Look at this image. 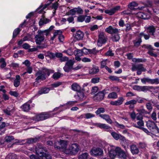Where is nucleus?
I'll return each instance as SVG.
<instances>
[{
	"mask_svg": "<svg viewBox=\"0 0 159 159\" xmlns=\"http://www.w3.org/2000/svg\"><path fill=\"white\" fill-rule=\"evenodd\" d=\"M46 151V149L43 146L39 144L35 148V151L37 155H38L42 159H51V156L48 153H44L43 151Z\"/></svg>",
	"mask_w": 159,
	"mask_h": 159,
	"instance_id": "obj_1",
	"label": "nucleus"
},
{
	"mask_svg": "<svg viewBox=\"0 0 159 159\" xmlns=\"http://www.w3.org/2000/svg\"><path fill=\"white\" fill-rule=\"evenodd\" d=\"M143 9L144 11H148L147 12L143 13L141 12H139L136 14V16L144 20L149 19L151 15V12L148 10L147 7L145 6L139 7L136 9V10H142Z\"/></svg>",
	"mask_w": 159,
	"mask_h": 159,
	"instance_id": "obj_2",
	"label": "nucleus"
},
{
	"mask_svg": "<svg viewBox=\"0 0 159 159\" xmlns=\"http://www.w3.org/2000/svg\"><path fill=\"white\" fill-rule=\"evenodd\" d=\"M44 32L43 30H39L37 34L34 35L35 41L36 44L40 45L43 42L45 39L44 34Z\"/></svg>",
	"mask_w": 159,
	"mask_h": 159,
	"instance_id": "obj_3",
	"label": "nucleus"
},
{
	"mask_svg": "<svg viewBox=\"0 0 159 159\" xmlns=\"http://www.w3.org/2000/svg\"><path fill=\"white\" fill-rule=\"evenodd\" d=\"M79 150L78 146L77 144H71L69 145L68 148L66 150V153L75 155L77 153Z\"/></svg>",
	"mask_w": 159,
	"mask_h": 159,
	"instance_id": "obj_4",
	"label": "nucleus"
},
{
	"mask_svg": "<svg viewBox=\"0 0 159 159\" xmlns=\"http://www.w3.org/2000/svg\"><path fill=\"white\" fill-rule=\"evenodd\" d=\"M146 125L148 129L154 133L157 134L159 133V129L153 121H148L146 122Z\"/></svg>",
	"mask_w": 159,
	"mask_h": 159,
	"instance_id": "obj_5",
	"label": "nucleus"
},
{
	"mask_svg": "<svg viewBox=\"0 0 159 159\" xmlns=\"http://www.w3.org/2000/svg\"><path fill=\"white\" fill-rule=\"evenodd\" d=\"M107 40V36L103 32H100L98 35V38L97 42V45L99 47L101 46L102 44L105 43Z\"/></svg>",
	"mask_w": 159,
	"mask_h": 159,
	"instance_id": "obj_6",
	"label": "nucleus"
},
{
	"mask_svg": "<svg viewBox=\"0 0 159 159\" xmlns=\"http://www.w3.org/2000/svg\"><path fill=\"white\" fill-rule=\"evenodd\" d=\"M58 142L59 146H57L56 145H55L54 146L55 148L63 151L66 153V150L67 149V147L68 144L67 141L61 140Z\"/></svg>",
	"mask_w": 159,
	"mask_h": 159,
	"instance_id": "obj_7",
	"label": "nucleus"
},
{
	"mask_svg": "<svg viewBox=\"0 0 159 159\" xmlns=\"http://www.w3.org/2000/svg\"><path fill=\"white\" fill-rule=\"evenodd\" d=\"M53 115H54L52 114H41L37 115L33 117V119L35 121H41L52 117L53 116Z\"/></svg>",
	"mask_w": 159,
	"mask_h": 159,
	"instance_id": "obj_8",
	"label": "nucleus"
},
{
	"mask_svg": "<svg viewBox=\"0 0 159 159\" xmlns=\"http://www.w3.org/2000/svg\"><path fill=\"white\" fill-rule=\"evenodd\" d=\"M59 1V0H49L47 2V3L45 5L42 9L43 10L50 4L52 3V8L54 9L55 11H56L58 7L59 4L58 2Z\"/></svg>",
	"mask_w": 159,
	"mask_h": 159,
	"instance_id": "obj_9",
	"label": "nucleus"
},
{
	"mask_svg": "<svg viewBox=\"0 0 159 159\" xmlns=\"http://www.w3.org/2000/svg\"><path fill=\"white\" fill-rule=\"evenodd\" d=\"M93 125L101 129H103L105 131L111 132L112 130V128L109 125L105 124H102L100 123H94Z\"/></svg>",
	"mask_w": 159,
	"mask_h": 159,
	"instance_id": "obj_10",
	"label": "nucleus"
},
{
	"mask_svg": "<svg viewBox=\"0 0 159 159\" xmlns=\"http://www.w3.org/2000/svg\"><path fill=\"white\" fill-rule=\"evenodd\" d=\"M131 70L133 71L137 70V75H140L141 74L142 72L145 71L146 70L145 68L141 64L133 66Z\"/></svg>",
	"mask_w": 159,
	"mask_h": 159,
	"instance_id": "obj_11",
	"label": "nucleus"
},
{
	"mask_svg": "<svg viewBox=\"0 0 159 159\" xmlns=\"http://www.w3.org/2000/svg\"><path fill=\"white\" fill-rule=\"evenodd\" d=\"M141 82L143 84H145L147 83L152 84H159V79H151L149 78H143L141 79Z\"/></svg>",
	"mask_w": 159,
	"mask_h": 159,
	"instance_id": "obj_12",
	"label": "nucleus"
},
{
	"mask_svg": "<svg viewBox=\"0 0 159 159\" xmlns=\"http://www.w3.org/2000/svg\"><path fill=\"white\" fill-rule=\"evenodd\" d=\"M74 62V61L72 60H70L67 61L63 68L64 71L66 72H69L71 70L73 69V66Z\"/></svg>",
	"mask_w": 159,
	"mask_h": 159,
	"instance_id": "obj_13",
	"label": "nucleus"
},
{
	"mask_svg": "<svg viewBox=\"0 0 159 159\" xmlns=\"http://www.w3.org/2000/svg\"><path fill=\"white\" fill-rule=\"evenodd\" d=\"M120 30L110 25L105 30V31L110 34H118L120 32Z\"/></svg>",
	"mask_w": 159,
	"mask_h": 159,
	"instance_id": "obj_14",
	"label": "nucleus"
},
{
	"mask_svg": "<svg viewBox=\"0 0 159 159\" xmlns=\"http://www.w3.org/2000/svg\"><path fill=\"white\" fill-rule=\"evenodd\" d=\"M120 9V6H117L110 9L105 10L104 12L105 13L108 14L109 15L111 16L114 14L117 11L119 10Z\"/></svg>",
	"mask_w": 159,
	"mask_h": 159,
	"instance_id": "obj_15",
	"label": "nucleus"
},
{
	"mask_svg": "<svg viewBox=\"0 0 159 159\" xmlns=\"http://www.w3.org/2000/svg\"><path fill=\"white\" fill-rule=\"evenodd\" d=\"M91 154L94 156H101L103 154V150L99 148H93L90 151Z\"/></svg>",
	"mask_w": 159,
	"mask_h": 159,
	"instance_id": "obj_16",
	"label": "nucleus"
},
{
	"mask_svg": "<svg viewBox=\"0 0 159 159\" xmlns=\"http://www.w3.org/2000/svg\"><path fill=\"white\" fill-rule=\"evenodd\" d=\"M124 100L125 98L123 97H120L116 101L111 102L110 103L113 106H120L123 103Z\"/></svg>",
	"mask_w": 159,
	"mask_h": 159,
	"instance_id": "obj_17",
	"label": "nucleus"
},
{
	"mask_svg": "<svg viewBox=\"0 0 159 159\" xmlns=\"http://www.w3.org/2000/svg\"><path fill=\"white\" fill-rule=\"evenodd\" d=\"M120 140L121 141V143L122 144V146H124V148L125 150L126 151L128 148V145H127V143L129 141L126 140L125 137L120 134Z\"/></svg>",
	"mask_w": 159,
	"mask_h": 159,
	"instance_id": "obj_18",
	"label": "nucleus"
},
{
	"mask_svg": "<svg viewBox=\"0 0 159 159\" xmlns=\"http://www.w3.org/2000/svg\"><path fill=\"white\" fill-rule=\"evenodd\" d=\"M145 30L150 35L154 36V33L155 31V28L153 25H150L145 28Z\"/></svg>",
	"mask_w": 159,
	"mask_h": 159,
	"instance_id": "obj_19",
	"label": "nucleus"
},
{
	"mask_svg": "<svg viewBox=\"0 0 159 159\" xmlns=\"http://www.w3.org/2000/svg\"><path fill=\"white\" fill-rule=\"evenodd\" d=\"M43 72L41 70H39L36 73L35 75L37 76L36 79V80H44L46 79L45 76L43 74Z\"/></svg>",
	"mask_w": 159,
	"mask_h": 159,
	"instance_id": "obj_20",
	"label": "nucleus"
},
{
	"mask_svg": "<svg viewBox=\"0 0 159 159\" xmlns=\"http://www.w3.org/2000/svg\"><path fill=\"white\" fill-rule=\"evenodd\" d=\"M104 98L103 93L100 91L95 94L94 98L95 100L98 101H100L103 99Z\"/></svg>",
	"mask_w": 159,
	"mask_h": 159,
	"instance_id": "obj_21",
	"label": "nucleus"
},
{
	"mask_svg": "<svg viewBox=\"0 0 159 159\" xmlns=\"http://www.w3.org/2000/svg\"><path fill=\"white\" fill-rule=\"evenodd\" d=\"M136 103V100L133 99L126 102L125 104V105H129V109H132L134 108V105Z\"/></svg>",
	"mask_w": 159,
	"mask_h": 159,
	"instance_id": "obj_22",
	"label": "nucleus"
},
{
	"mask_svg": "<svg viewBox=\"0 0 159 159\" xmlns=\"http://www.w3.org/2000/svg\"><path fill=\"white\" fill-rule=\"evenodd\" d=\"M84 36V33L80 30L77 31L75 35V38L78 40H81Z\"/></svg>",
	"mask_w": 159,
	"mask_h": 159,
	"instance_id": "obj_23",
	"label": "nucleus"
},
{
	"mask_svg": "<svg viewBox=\"0 0 159 159\" xmlns=\"http://www.w3.org/2000/svg\"><path fill=\"white\" fill-rule=\"evenodd\" d=\"M99 116L105 120L108 123L110 124H111L112 123V120L111 119L109 116L108 115L101 114L99 115Z\"/></svg>",
	"mask_w": 159,
	"mask_h": 159,
	"instance_id": "obj_24",
	"label": "nucleus"
},
{
	"mask_svg": "<svg viewBox=\"0 0 159 159\" xmlns=\"http://www.w3.org/2000/svg\"><path fill=\"white\" fill-rule=\"evenodd\" d=\"M130 151L133 155L137 154L139 152V150L138 148L134 144H133L130 146Z\"/></svg>",
	"mask_w": 159,
	"mask_h": 159,
	"instance_id": "obj_25",
	"label": "nucleus"
},
{
	"mask_svg": "<svg viewBox=\"0 0 159 159\" xmlns=\"http://www.w3.org/2000/svg\"><path fill=\"white\" fill-rule=\"evenodd\" d=\"M31 102V101H29L25 104L22 106V110L24 111H28L30 109V103Z\"/></svg>",
	"mask_w": 159,
	"mask_h": 159,
	"instance_id": "obj_26",
	"label": "nucleus"
},
{
	"mask_svg": "<svg viewBox=\"0 0 159 159\" xmlns=\"http://www.w3.org/2000/svg\"><path fill=\"white\" fill-rule=\"evenodd\" d=\"M50 20L49 19L43 17L40 20L39 23V25L40 26H41L44 24H47L50 22Z\"/></svg>",
	"mask_w": 159,
	"mask_h": 159,
	"instance_id": "obj_27",
	"label": "nucleus"
},
{
	"mask_svg": "<svg viewBox=\"0 0 159 159\" xmlns=\"http://www.w3.org/2000/svg\"><path fill=\"white\" fill-rule=\"evenodd\" d=\"M15 110L14 108L11 109L9 107H7L6 109L3 110V112L6 114L11 116L13 114Z\"/></svg>",
	"mask_w": 159,
	"mask_h": 159,
	"instance_id": "obj_28",
	"label": "nucleus"
},
{
	"mask_svg": "<svg viewBox=\"0 0 159 159\" xmlns=\"http://www.w3.org/2000/svg\"><path fill=\"white\" fill-rule=\"evenodd\" d=\"M50 91V89L47 88H42L38 91V94L39 95H41L43 94L48 93Z\"/></svg>",
	"mask_w": 159,
	"mask_h": 159,
	"instance_id": "obj_29",
	"label": "nucleus"
},
{
	"mask_svg": "<svg viewBox=\"0 0 159 159\" xmlns=\"http://www.w3.org/2000/svg\"><path fill=\"white\" fill-rule=\"evenodd\" d=\"M71 87L72 89L73 90L76 91H80L81 89L79 85L76 83L73 84L71 86Z\"/></svg>",
	"mask_w": 159,
	"mask_h": 159,
	"instance_id": "obj_30",
	"label": "nucleus"
},
{
	"mask_svg": "<svg viewBox=\"0 0 159 159\" xmlns=\"http://www.w3.org/2000/svg\"><path fill=\"white\" fill-rule=\"evenodd\" d=\"M146 104V107L147 109L150 111H151L152 109V103H153V102L151 100H148L147 101Z\"/></svg>",
	"mask_w": 159,
	"mask_h": 159,
	"instance_id": "obj_31",
	"label": "nucleus"
},
{
	"mask_svg": "<svg viewBox=\"0 0 159 159\" xmlns=\"http://www.w3.org/2000/svg\"><path fill=\"white\" fill-rule=\"evenodd\" d=\"M20 78L19 75H16V79L14 81V85L15 87H18L19 86L20 83Z\"/></svg>",
	"mask_w": 159,
	"mask_h": 159,
	"instance_id": "obj_32",
	"label": "nucleus"
},
{
	"mask_svg": "<svg viewBox=\"0 0 159 159\" xmlns=\"http://www.w3.org/2000/svg\"><path fill=\"white\" fill-rule=\"evenodd\" d=\"M138 5V3L135 2L133 1L130 2L128 5V7L131 10H133L134 9V7H137Z\"/></svg>",
	"mask_w": 159,
	"mask_h": 159,
	"instance_id": "obj_33",
	"label": "nucleus"
},
{
	"mask_svg": "<svg viewBox=\"0 0 159 159\" xmlns=\"http://www.w3.org/2000/svg\"><path fill=\"white\" fill-rule=\"evenodd\" d=\"M117 97V94L115 92H112L109 93L107 96V98L109 99H116Z\"/></svg>",
	"mask_w": 159,
	"mask_h": 159,
	"instance_id": "obj_34",
	"label": "nucleus"
},
{
	"mask_svg": "<svg viewBox=\"0 0 159 159\" xmlns=\"http://www.w3.org/2000/svg\"><path fill=\"white\" fill-rule=\"evenodd\" d=\"M144 125V122L143 120H139L137 122V124H134V126L141 129L142 126H143Z\"/></svg>",
	"mask_w": 159,
	"mask_h": 159,
	"instance_id": "obj_35",
	"label": "nucleus"
},
{
	"mask_svg": "<svg viewBox=\"0 0 159 159\" xmlns=\"http://www.w3.org/2000/svg\"><path fill=\"white\" fill-rule=\"evenodd\" d=\"M152 89L153 87L152 86H141L140 91H143L144 92H146L149 89Z\"/></svg>",
	"mask_w": 159,
	"mask_h": 159,
	"instance_id": "obj_36",
	"label": "nucleus"
},
{
	"mask_svg": "<svg viewBox=\"0 0 159 159\" xmlns=\"http://www.w3.org/2000/svg\"><path fill=\"white\" fill-rule=\"evenodd\" d=\"M54 27H55L53 25H51L48 29L45 30H43L44 32V35L46 36H47L49 35L50 34V32L51 31L53 30Z\"/></svg>",
	"mask_w": 159,
	"mask_h": 159,
	"instance_id": "obj_37",
	"label": "nucleus"
},
{
	"mask_svg": "<svg viewBox=\"0 0 159 159\" xmlns=\"http://www.w3.org/2000/svg\"><path fill=\"white\" fill-rule=\"evenodd\" d=\"M89 154L87 152H85L80 155L78 159H89Z\"/></svg>",
	"mask_w": 159,
	"mask_h": 159,
	"instance_id": "obj_38",
	"label": "nucleus"
},
{
	"mask_svg": "<svg viewBox=\"0 0 159 159\" xmlns=\"http://www.w3.org/2000/svg\"><path fill=\"white\" fill-rule=\"evenodd\" d=\"M76 98H78L80 100L82 99L84 96V93L82 92L78 91L77 93V95L75 96Z\"/></svg>",
	"mask_w": 159,
	"mask_h": 159,
	"instance_id": "obj_39",
	"label": "nucleus"
},
{
	"mask_svg": "<svg viewBox=\"0 0 159 159\" xmlns=\"http://www.w3.org/2000/svg\"><path fill=\"white\" fill-rule=\"evenodd\" d=\"M148 101V99H147L144 98H140L139 97L137 98L136 100L137 102H138L139 103H144Z\"/></svg>",
	"mask_w": 159,
	"mask_h": 159,
	"instance_id": "obj_40",
	"label": "nucleus"
},
{
	"mask_svg": "<svg viewBox=\"0 0 159 159\" xmlns=\"http://www.w3.org/2000/svg\"><path fill=\"white\" fill-rule=\"evenodd\" d=\"M99 69L98 67H93L90 69L89 70V73L90 74H94L98 72Z\"/></svg>",
	"mask_w": 159,
	"mask_h": 159,
	"instance_id": "obj_41",
	"label": "nucleus"
},
{
	"mask_svg": "<svg viewBox=\"0 0 159 159\" xmlns=\"http://www.w3.org/2000/svg\"><path fill=\"white\" fill-rule=\"evenodd\" d=\"M111 135L116 140H118L120 139V134L116 133L114 132H111Z\"/></svg>",
	"mask_w": 159,
	"mask_h": 159,
	"instance_id": "obj_42",
	"label": "nucleus"
},
{
	"mask_svg": "<svg viewBox=\"0 0 159 159\" xmlns=\"http://www.w3.org/2000/svg\"><path fill=\"white\" fill-rule=\"evenodd\" d=\"M63 75L59 72H55L52 75L53 78L55 80H57L61 77L63 76Z\"/></svg>",
	"mask_w": 159,
	"mask_h": 159,
	"instance_id": "obj_43",
	"label": "nucleus"
},
{
	"mask_svg": "<svg viewBox=\"0 0 159 159\" xmlns=\"http://www.w3.org/2000/svg\"><path fill=\"white\" fill-rule=\"evenodd\" d=\"M105 112V109L103 107H100L98 108L95 111L96 114L97 115H101V113H104Z\"/></svg>",
	"mask_w": 159,
	"mask_h": 159,
	"instance_id": "obj_44",
	"label": "nucleus"
},
{
	"mask_svg": "<svg viewBox=\"0 0 159 159\" xmlns=\"http://www.w3.org/2000/svg\"><path fill=\"white\" fill-rule=\"evenodd\" d=\"M155 50V49H154V50H148L147 53L151 56L154 57H157V53L154 51Z\"/></svg>",
	"mask_w": 159,
	"mask_h": 159,
	"instance_id": "obj_45",
	"label": "nucleus"
},
{
	"mask_svg": "<svg viewBox=\"0 0 159 159\" xmlns=\"http://www.w3.org/2000/svg\"><path fill=\"white\" fill-rule=\"evenodd\" d=\"M38 139L37 138H32L28 139L27 140V143L29 144L35 143L37 141Z\"/></svg>",
	"mask_w": 159,
	"mask_h": 159,
	"instance_id": "obj_46",
	"label": "nucleus"
},
{
	"mask_svg": "<svg viewBox=\"0 0 159 159\" xmlns=\"http://www.w3.org/2000/svg\"><path fill=\"white\" fill-rule=\"evenodd\" d=\"M20 30H21L19 28H17L15 29L13 32V38L16 37L17 35L19 33Z\"/></svg>",
	"mask_w": 159,
	"mask_h": 159,
	"instance_id": "obj_47",
	"label": "nucleus"
},
{
	"mask_svg": "<svg viewBox=\"0 0 159 159\" xmlns=\"http://www.w3.org/2000/svg\"><path fill=\"white\" fill-rule=\"evenodd\" d=\"M5 141L7 143H10L14 139V138L12 136H7L5 138Z\"/></svg>",
	"mask_w": 159,
	"mask_h": 159,
	"instance_id": "obj_48",
	"label": "nucleus"
},
{
	"mask_svg": "<svg viewBox=\"0 0 159 159\" xmlns=\"http://www.w3.org/2000/svg\"><path fill=\"white\" fill-rule=\"evenodd\" d=\"M139 36L140 37H141L143 36L144 37V39L146 40L148 39L150 37V35L149 34H145L143 32H141L140 33Z\"/></svg>",
	"mask_w": 159,
	"mask_h": 159,
	"instance_id": "obj_49",
	"label": "nucleus"
},
{
	"mask_svg": "<svg viewBox=\"0 0 159 159\" xmlns=\"http://www.w3.org/2000/svg\"><path fill=\"white\" fill-rule=\"evenodd\" d=\"M85 118L90 119L94 117L95 115L92 113H88L84 114Z\"/></svg>",
	"mask_w": 159,
	"mask_h": 159,
	"instance_id": "obj_50",
	"label": "nucleus"
},
{
	"mask_svg": "<svg viewBox=\"0 0 159 159\" xmlns=\"http://www.w3.org/2000/svg\"><path fill=\"white\" fill-rule=\"evenodd\" d=\"M131 10L129 9H127L123 11H122L121 14L122 15H128L130 14L131 13Z\"/></svg>",
	"mask_w": 159,
	"mask_h": 159,
	"instance_id": "obj_51",
	"label": "nucleus"
},
{
	"mask_svg": "<svg viewBox=\"0 0 159 159\" xmlns=\"http://www.w3.org/2000/svg\"><path fill=\"white\" fill-rule=\"evenodd\" d=\"M0 63H2L0 66L2 68H3L6 66V63L5 61V59L4 58H1L0 59Z\"/></svg>",
	"mask_w": 159,
	"mask_h": 159,
	"instance_id": "obj_52",
	"label": "nucleus"
},
{
	"mask_svg": "<svg viewBox=\"0 0 159 159\" xmlns=\"http://www.w3.org/2000/svg\"><path fill=\"white\" fill-rule=\"evenodd\" d=\"M10 66L11 67H12L13 69H15L19 68V64L17 63L13 62L10 65Z\"/></svg>",
	"mask_w": 159,
	"mask_h": 159,
	"instance_id": "obj_53",
	"label": "nucleus"
},
{
	"mask_svg": "<svg viewBox=\"0 0 159 159\" xmlns=\"http://www.w3.org/2000/svg\"><path fill=\"white\" fill-rule=\"evenodd\" d=\"M42 72H43V74L45 76L46 75H47L48 76L50 74V71L49 70L45 68H44L43 69V70H41Z\"/></svg>",
	"mask_w": 159,
	"mask_h": 159,
	"instance_id": "obj_54",
	"label": "nucleus"
},
{
	"mask_svg": "<svg viewBox=\"0 0 159 159\" xmlns=\"http://www.w3.org/2000/svg\"><path fill=\"white\" fill-rule=\"evenodd\" d=\"M107 61H108L107 59L102 61L101 62L100 68L102 69L105 68V66H106V65L107 64Z\"/></svg>",
	"mask_w": 159,
	"mask_h": 159,
	"instance_id": "obj_55",
	"label": "nucleus"
},
{
	"mask_svg": "<svg viewBox=\"0 0 159 159\" xmlns=\"http://www.w3.org/2000/svg\"><path fill=\"white\" fill-rule=\"evenodd\" d=\"M85 17L86 16H80L77 18V20L80 22H82L85 20Z\"/></svg>",
	"mask_w": 159,
	"mask_h": 159,
	"instance_id": "obj_56",
	"label": "nucleus"
},
{
	"mask_svg": "<svg viewBox=\"0 0 159 159\" xmlns=\"http://www.w3.org/2000/svg\"><path fill=\"white\" fill-rule=\"evenodd\" d=\"M136 118L138 120H143V117L142 114L140 113H137Z\"/></svg>",
	"mask_w": 159,
	"mask_h": 159,
	"instance_id": "obj_57",
	"label": "nucleus"
},
{
	"mask_svg": "<svg viewBox=\"0 0 159 159\" xmlns=\"http://www.w3.org/2000/svg\"><path fill=\"white\" fill-rule=\"evenodd\" d=\"M16 155L12 153L9 154L7 157V159H16Z\"/></svg>",
	"mask_w": 159,
	"mask_h": 159,
	"instance_id": "obj_58",
	"label": "nucleus"
},
{
	"mask_svg": "<svg viewBox=\"0 0 159 159\" xmlns=\"http://www.w3.org/2000/svg\"><path fill=\"white\" fill-rule=\"evenodd\" d=\"M100 78L99 77H95L93 78L91 80V83L93 84H96L99 82Z\"/></svg>",
	"mask_w": 159,
	"mask_h": 159,
	"instance_id": "obj_59",
	"label": "nucleus"
},
{
	"mask_svg": "<svg viewBox=\"0 0 159 159\" xmlns=\"http://www.w3.org/2000/svg\"><path fill=\"white\" fill-rule=\"evenodd\" d=\"M109 78L112 81H119L120 80L118 77L115 76H110Z\"/></svg>",
	"mask_w": 159,
	"mask_h": 159,
	"instance_id": "obj_60",
	"label": "nucleus"
},
{
	"mask_svg": "<svg viewBox=\"0 0 159 159\" xmlns=\"http://www.w3.org/2000/svg\"><path fill=\"white\" fill-rule=\"evenodd\" d=\"M115 34L113 37V41L117 42L119 41L120 37L118 33Z\"/></svg>",
	"mask_w": 159,
	"mask_h": 159,
	"instance_id": "obj_61",
	"label": "nucleus"
},
{
	"mask_svg": "<svg viewBox=\"0 0 159 159\" xmlns=\"http://www.w3.org/2000/svg\"><path fill=\"white\" fill-rule=\"evenodd\" d=\"M137 111L139 112V113H143L144 114H147L148 113L144 109H140L137 110Z\"/></svg>",
	"mask_w": 159,
	"mask_h": 159,
	"instance_id": "obj_62",
	"label": "nucleus"
},
{
	"mask_svg": "<svg viewBox=\"0 0 159 159\" xmlns=\"http://www.w3.org/2000/svg\"><path fill=\"white\" fill-rule=\"evenodd\" d=\"M39 46H37V47L41 49H43L46 48L48 46V45L46 43H44L42 44L39 45Z\"/></svg>",
	"mask_w": 159,
	"mask_h": 159,
	"instance_id": "obj_63",
	"label": "nucleus"
},
{
	"mask_svg": "<svg viewBox=\"0 0 159 159\" xmlns=\"http://www.w3.org/2000/svg\"><path fill=\"white\" fill-rule=\"evenodd\" d=\"M142 42V40L141 38H139L138 39L137 41H135L134 42V46H135L138 47L140 44Z\"/></svg>",
	"mask_w": 159,
	"mask_h": 159,
	"instance_id": "obj_64",
	"label": "nucleus"
}]
</instances>
